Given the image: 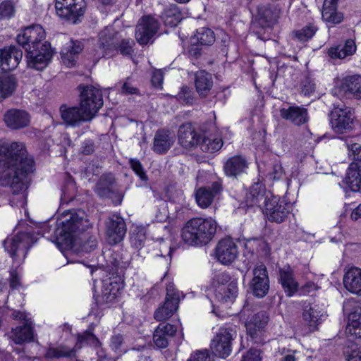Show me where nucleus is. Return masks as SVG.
Masks as SVG:
<instances>
[{
	"instance_id": "a19ab883",
	"label": "nucleus",
	"mask_w": 361,
	"mask_h": 361,
	"mask_svg": "<svg viewBox=\"0 0 361 361\" xmlns=\"http://www.w3.org/2000/svg\"><path fill=\"white\" fill-rule=\"evenodd\" d=\"M345 181L352 191L361 192V167L349 164Z\"/></svg>"
},
{
	"instance_id": "e2e57ef3",
	"label": "nucleus",
	"mask_w": 361,
	"mask_h": 361,
	"mask_svg": "<svg viewBox=\"0 0 361 361\" xmlns=\"http://www.w3.org/2000/svg\"><path fill=\"white\" fill-rule=\"evenodd\" d=\"M156 329L158 330V333L161 332L163 334L169 338L173 337L177 330L174 325L166 323L165 322H161Z\"/></svg>"
},
{
	"instance_id": "052dcab7",
	"label": "nucleus",
	"mask_w": 361,
	"mask_h": 361,
	"mask_svg": "<svg viewBox=\"0 0 361 361\" xmlns=\"http://www.w3.org/2000/svg\"><path fill=\"white\" fill-rule=\"evenodd\" d=\"M285 173L281 164H274L271 171L267 174V178L269 180H280L283 178Z\"/></svg>"
},
{
	"instance_id": "a18cd8bd",
	"label": "nucleus",
	"mask_w": 361,
	"mask_h": 361,
	"mask_svg": "<svg viewBox=\"0 0 361 361\" xmlns=\"http://www.w3.org/2000/svg\"><path fill=\"white\" fill-rule=\"evenodd\" d=\"M322 15L324 21L332 24H338L343 19V14L337 11V6L326 4L325 2L323 4Z\"/></svg>"
},
{
	"instance_id": "6e6552de",
	"label": "nucleus",
	"mask_w": 361,
	"mask_h": 361,
	"mask_svg": "<svg viewBox=\"0 0 361 361\" xmlns=\"http://www.w3.org/2000/svg\"><path fill=\"white\" fill-rule=\"evenodd\" d=\"M56 14L73 24L81 21L86 8L85 0H56Z\"/></svg>"
},
{
	"instance_id": "4468645a",
	"label": "nucleus",
	"mask_w": 361,
	"mask_h": 361,
	"mask_svg": "<svg viewBox=\"0 0 361 361\" xmlns=\"http://www.w3.org/2000/svg\"><path fill=\"white\" fill-rule=\"evenodd\" d=\"M233 340L232 330L221 328L212 340L210 348L216 356L224 358L231 352Z\"/></svg>"
},
{
	"instance_id": "f8f14e48",
	"label": "nucleus",
	"mask_w": 361,
	"mask_h": 361,
	"mask_svg": "<svg viewBox=\"0 0 361 361\" xmlns=\"http://www.w3.org/2000/svg\"><path fill=\"white\" fill-rule=\"evenodd\" d=\"M95 192L101 197L111 199L115 204H121L124 195L117 188L115 178L112 173L101 176L96 184Z\"/></svg>"
},
{
	"instance_id": "7ed1b4c3",
	"label": "nucleus",
	"mask_w": 361,
	"mask_h": 361,
	"mask_svg": "<svg viewBox=\"0 0 361 361\" xmlns=\"http://www.w3.org/2000/svg\"><path fill=\"white\" fill-rule=\"evenodd\" d=\"M134 44L133 39H120L116 32L111 28H105L99 34L98 49L95 50L94 57L99 60L102 57H112L118 53L123 56H130Z\"/></svg>"
},
{
	"instance_id": "9d476101",
	"label": "nucleus",
	"mask_w": 361,
	"mask_h": 361,
	"mask_svg": "<svg viewBox=\"0 0 361 361\" xmlns=\"http://www.w3.org/2000/svg\"><path fill=\"white\" fill-rule=\"evenodd\" d=\"M329 115L330 124L336 133H344L353 129L355 116L350 107L334 105Z\"/></svg>"
},
{
	"instance_id": "412c9836",
	"label": "nucleus",
	"mask_w": 361,
	"mask_h": 361,
	"mask_svg": "<svg viewBox=\"0 0 361 361\" xmlns=\"http://www.w3.org/2000/svg\"><path fill=\"white\" fill-rule=\"evenodd\" d=\"M238 255V247L231 238L221 240L216 247V257L224 264L232 263Z\"/></svg>"
},
{
	"instance_id": "864d4df0",
	"label": "nucleus",
	"mask_w": 361,
	"mask_h": 361,
	"mask_svg": "<svg viewBox=\"0 0 361 361\" xmlns=\"http://www.w3.org/2000/svg\"><path fill=\"white\" fill-rule=\"evenodd\" d=\"M345 316H361V303L351 299L345 301L343 305Z\"/></svg>"
},
{
	"instance_id": "aec40b11",
	"label": "nucleus",
	"mask_w": 361,
	"mask_h": 361,
	"mask_svg": "<svg viewBox=\"0 0 361 361\" xmlns=\"http://www.w3.org/2000/svg\"><path fill=\"white\" fill-rule=\"evenodd\" d=\"M20 320L19 324L12 328L11 339L16 343L22 345L25 343L35 341L34 324L30 319Z\"/></svg>"
},
{
	"instance_id": "603ef678",
	"label": "nucleus",
	"mask_w": 361,
	"mask_h": 361,
	"mask_svg": "<svg viewBox=\"0 0 361 361\" xmlns=\"http://www.w3.org/2000/svg\"><path fill=\"white\" fill-rule=\"evenodd\" d=\"M321 322V319L317 317H302L299 329L301 334L305 335L317 330Z\"/></svg>"
},
{
	"instance_id": "b1692460",
	"label": "nucleus",
	"mask_w": 361,
	"mask_h": 361,
	"mask_svg": "<svg viewBox=\"0 0 361 361\" xmlns=\"http://www.w3.org/2000/svg\"><path fill=\"white\" fill-rule=\"evenodd\" d=\"M273 195L270 192H266L264 186L261 183H254L246 195V202L248 206H257L263 208Z\"/></svg>"
},
{
	"instance_id": "ea45409f",
	"label": "nucleus",
	"mask_w": 361,
	"mask_h": 361,
	"mask_svg": "<svg viewBox=\"0 0 361 361\" xmlns=\"http://www.w3.org/2000/svg\"><path fill=\"white\" fill-rule=\"evenodd\" d=\"M17 80L14 75L5 71L0 73V100L6 99L15 92Z\"/></svg>"
},
{
	"instance_id": "c9c22d12",
	"label": "nucleus",
	"mask_w": 361,
	"mask_h": 361,
	"mask_svg": "<svg viewBox=\"0 0 361 361\" xmlns=\"http://www.w3.org/2000/svg\"><path fill=\"white\" fill-rule=\"evenodd\" d=\"M82 50V45L80 42L71 41L61 51V56L63 63L67 66L75 65L78 54Z\"/></svg>"
},
{
	"instance_id": "c756f323",
	"label": "nucleus",
	"mask_w": 361,
	"mask_h": 361,
	"mask_svg": "<svg viewBox=\"0 0 361 361\" xmlns=\"http://www.w3.org/2000/svg\"><path fill=\"white\" fill-rule=\"evenodd\" d=\"M247 168L248 162L245 157L241 155H235L228 159L224 165L225 174L231 178H237L245 173Z\"/></svg>"
},
{
	"instance_id": "4c0bfd02",
	"label": "nucleus",
	"mask_w": 361,
	"mask_h": 361,
	"mask_svg": "<svg viewBox=\"0 0 361 361\" xmlns=\"http://www.w3.org/2000/svg\"><path fill=\"white\" fill-rule=\"evenodd\" d=\"M356 49L355 42L351 39H348L345 41L344 45H338L329 48L327 54L332 59H343L353 55L356 51Z\"/></svg>"
},
{
	"instance_id": "20e7f679",
	"label": "nucleus",
	"mask_w": 361,
	"mask_h": 361,
	"mask_svg": "<svg viewBox=\"0 0 361 361\" xmlns=\"http://www.w3.org/2000/svg\"><path fill=\"white\" fill-rule=\"evenodd\" d=\"M216 223L212 219L192 218L182 229L183 240L189 245H204L214 238Z\"/></svg>"
},
{
	"instance_id": "393cba45",
	"label": "nucleus",
	"mask_w": 361,
	"mask_h": 361,
	"mask_svg": "<svg viewBox=\"0 0 361 361\" xmlns=\"http://www.w3.org/2000/svg\"><path fill=\"white\" fill-rule=\"evenodd\" d=\"M200 136L201 134L189 123L182 124L178 128V143L185 149H191L198 145Z\"/></svg>"
},
{
	"instance_id": "dca6fc26",
	"label": "nucleus",
	"mask_w": 361,
	"mask_h": 361,
	"mask_svg": "<svg viewBox=\"0 0 361 361\" xmlns=\"http://www.w3.org/2000/svg\"><path fill=\"white\" fill-rule=\"evenodd\" d=\"M159 30L158 21L152 16H143L137 25L135 37L140 44L149 43Z\"/></svg>"
},
{
	"instance_id": "423d86ee",
	"label": "nucleus",
	"mask_w": 361,
	"mask_h": 361,
	"mask_svg": "<svg viewBox=\"0 0 361 361\" xmlns=\"http://www.w3.org/2000/svg\"><path fill=\"white\" fill-rule=\"evenodd\" d=\"M37 240L34 236L32 228H27L25 231L8 237L4 241V247L14 261L21 262L25 258L28 250Z\"/></svg>"
},
{
	"instance_id": "0e129e2a",
	"label": "nucleus",
	"mask_w": 361,
	"mask_h": 361,
	"mask_svg": "<svg viewBox=\"0 0 361 361\" xmlns=\"http://www.w3.org/2000/svg\"><path fill=\"white\" fill-rule=\"evenodd\" d=\"M301 90L302 92L306 96L310 95L312 93H313L315 90V83L314 82L313 80L310 77L306 76L301 81Z\"/></svg>"
},
{
	"instance_id": "338daca9",
	"label": "nucleus",
	"mask_w": 361,
	"mask_h": 361,
	"mask_svg": "<svg viewBox=\"0 0 361 361\" xmlns=\"http://www.w3.org/2000/svg\"><path fill=\"white\" fill-rule=\"evenodd\" d=\"M180 296L184 298L183 293H180L178 290L175 288L174 283L169 282L166 284V298H171L173 300H180Z\"/></svg>"
},
{
	"instance_id": "8fccbe9b",
	"label": "nucleus",
	"mask_w": 361,
	"mask_h": 361,
	"mask_svg": "<svg viewBox=\"0 0 361 361\" xmlns=\"http://www.w3.org/2000/svg\"><path fill=\"white\" fill-rule=\"evenodd\" d=\"M345 144L348 151V157L352 161L350 164L360 166V167H361V145L352 142L351 141H347Z\"/></svg>"
},
{
	"instance_id": "f3484780",
	"label": "nucleus",
	"mask_w": 361,
	"mask_h": 361,
	"mask_svg": "<svg viewBox=\"0 0 361 361\" xmlns=\"http://www.w3.org/2000/svg\"><path fill=\"white\" fill-rule=\"evenodd\" d=\"M126 233L124 219L117 214L111 215L106 222V240L111 245L120 243Z\"/></svg>"
},
{
	"instance_id": "e433bc0d",
	"label": "nucleus",
	"mask_w": 361,
	"mask_h": 361,
	"mask_svg": "<svg viewBox=\"0 0 361 361\" xmlns=\"http://www.w3.org/2000/svg\"><path fill=\"white\" fill-rule=\"evenodd\" d=\"M195 86L201 97H207L213 87L212 75L205 71H197L195 75Z\"/></svg>"
},
{
	"instance_id": "09e8293b",
	"label": "nucleus",
	"mask_w": 361,
	"mask_h": 361,
	"mask_svg": "<svg viewBox=\"0 0 361 361\" xmlns=\"http://www.w3.org/2000/svg\"><path fill=\"white\" fill-rule=\"evenodd\" d=\"M195 38L201 45L209 46L215 41L214 32L207 27H200L197 30Z\"/></svg>"
},
{
	"instance_id": "de8ad7c7",
	"label": "nucleus",
	"mask_w": 361,
	"mask_h": 361,
	"mask_svg": "<svg viewBox=\"0 0 361 361\" xmlns=\"http://www.w3.org/2000/svg\"><path fill=\"white\" fill-rule=\"evenodd\" d=\"M317 30L318 27L317 25L313 23H309L300 30L293 31L292 35L293 38L298 41L307 42L312 38Z\"/></svg>"
},
{
	"instance_id": "5fc2aeb1",
	"label": "nucleus",
	"mask_w": 361,
	"mask_h": 361,
	"mask_svg": "<svg viewBox=\"0 0 361 361\" xmlns=\"http://www.w3.org/2000/svg\"><path fill=\"white\" fill-rule=\"evenodd\" d=\"M345 332L357 338H361V317L352 319L348 317Z\"/></svg>"
},
{
	"instance_id": "4be33fe9",
	"label": "nucleus",
	"mask_w": 361,
	"mask_h": 361,
	"mask_svg": "<svg viewBox=\"0 0 361 361\" xmlns=\"http://www.w3.org/2000/svg\"><path fill=\"white\" fill-rule=\"evenodd\" d=\"M23 57V52L15 46L0 49V63L1 69L9 71L16 68Z\"/></svg>"
},
{
	"instance_id": "cd10ccee",
	"label": "nucleus",
	"mask_w": 361,
	"mask_h": 361,
	"mask_svg": "<svg viewBox=\"0 0 361 361\" xmlns=\"http://www.w3.org/2000/svg\"><path fill=\"white\" fill-rule=\"evenodd\" d=\"M4 121L8 128L17 130L27 126L30 117L24 110L11 109L4 114Z\"/></svg>"
},
{
	"instance_id": "3c124183",
	"label": "nucleus",
	"mask_w": 361,
	"mask_h": 361,
	"mask_svg": "<svg viewBox=\"0 0 361 361\" xmlns=\"http://www.w3.org/2000/svg\"><path fill=\"white\" fill-rule=\"evenodd\" d=\"M17 1L5 0L0 4V20L9 19L14 16Z\"/></svg>"
},
{
	"instance_id": "c85d7f7f",
	"label": "nucleus",
	"mask_w": 361,
	"mask_h": 361,
	"mask_svg": "<svg viewBox=\"0 0 361 361\" xmlns=\"http://www.w3.org/2000/svg\"><path fill=\"white\" fill-rule=\"evenodd\" d=\"M281 116L294 125L301 126L308 121L309 117L307 109L298 106H289L288 108L280 109Z\"/></svg>"
},
{
	"instance_id": "37998d69",
	"label": "nucleus",
	"mask_w": 361,
	"mask_h": 361,
	"mask_svg": "<svg viewBox=\"0 0 361 361\" xmlns=\"http://www.w3.org/2000/svg\"><path fill=\"white\" fill-rule=\"evenodd\" d=\"M161 18L166 25L175 27L180 22L182 16L176 5H170L164 10Z\"/></svg>"
},
{
	"instance_id": "ddd939ff",
	"label": "nucleus",
	"mask_w": 361,
	"mask_h": 361,
	"mask_svg": "<svg viewBox=\"0 0 361 361\" xmlns=\"http://www.w3.org/2000/svg\"><path fill=\"white\" fill-rule=\"evenodd\" d=\"M264 213L270 221L280 224L286 220L290 212L291 205L278 196L271 195L264 207Z\"/></svg>"
},
{
	"instance_id": "0eeeda50",
	"label": "nucleus",
	"mask_w": 361,
	"mask_h": 361,
	"mask_svg": "<svg viewBox=\"0 0 361 361\" xmlns=\"http://www.w3.org/2000/svg\"><path fill=\"white\" fill-rule=\"evenodd\" d=\"M231 276L225 271L215 273L211 283L216 298L223 302H233L238 295V283L235 281H231Z\"/></svg>"
},
{
	"instance_id": "79ce46f5",
	"label": "nucleus",
	"mask_w": 361,
	"mask_h": 361,
	"mask_svg": "<svg viewBox=\"0 0 361 361\" xmlns=\"http://www.w3.org/2000/svg\"><path fill=\"white\" fill-rule=\"evenodd\" d=\"M268 317H248L245 322L247 334L252 338L257 337L266 328Z\"/></svg>"
},
{
	"instance_id": "f704fd0d",
	"label": "nucleus",
	"mask_w": 361,
	"mask_h": 361,
	"mask_svg": "<svg viewBox=\"0 0 361 361\" xmlns=\"http://www.w3.org/2000/svg\"><path fill=\"white\" fill-rule=\"evenodd\" d=\"M343 285L350 292L361 295V269L352 267L343 276Z\"/></svg>"
},
{
	"instance_id": "7c9ffc66",
	"label": "nucleus",
	"mask_w": 361,
	"mask_h": 361,
	"mask_svg": "<svg viewBox=\"0 0 361 361\" xmlns=\"http://www.w3.org/2000/svg\"><path fill=\"white\" fill-rule=\"evenodd\" d=\"M174 142L173 136L168 130H158L154 137L153 151L158 154H165Z\"/></svg>"
},
{
	"instance_id": "2eb2a0df",
	"label": "nucleus",
	"mask_w": 361,
	"mask_h": 361,
	"mask_svg": "<svg viewBox=\"0 0 361 361\" xmlns=\"http://www.w3.org/2000/svg\"><path fill=\"white\" fill-rule=\"evenodd\" d=\"M45 39V31L39 25H35L26 27L22 33L17 36V42L27 51V47L32 48L35 45H41Z\"/></svg>"
},
{
	"instance_id": "49530a36",
	"label": "nucleus",
	"mask_w": 361,
	"mask_h": 361,
	"mask_svg": "<svg viewBox=\"0 0 361 361\" xmlns=\"http://www.w3.org/2000/svg\"><path fill=\"white\" fill-rule=\"evenodd\" d=\"M180 300L165 298V301L154 312V316H173L178 310Z\"/></svg>"
},
{
	"instance_id": "6e6d98bb",
	"label": "nucleus",
	"mask_w": 361,
	"mask_h": 361,
	"mask_svg": "<svg viewBox=\"0 0 361 361\" xmlns=\"http://www.w3.org/2000/svg\"><path fill=\"white\" fill-rule=\"evenodd\" d=\"M187 361H214L212 355L207 349L193 352Z\"/></svg>"
},
{
	"instance_id": "5701e85b",
	"label": "nucleus",
	"mask_w": 361,
	"mask_h": 361,
	"mask_svg": "<svg viewBox=\"0 0 361 361\" xmlns=\"http://www.w3.org/2000/svg\"><path fill=\"white\" fill-rule=\"evenodd\" d=\"M123 288L121 283L111 278L102 281L101 294L97 296V301L100 304L111 303L118 297L120 290Z\"/></svg>"
},
{
	"instance_id": "4d7b16f0",
	"label": "nucleus",
	"mask_w": 361,
	"mask_h": 361,
	"mask_svg": "<svg viewBox=\"0 0 361 361\" xmlns=\"http://www.w3.org/2000/svg\"><path fill=\"white\" fill-rule=\"evenodd\" d=\"M324 313V310L317 304L305 302L303 305V316H314V314L323 316Z\"/></svg>"
},
{
	"instance_id": "bf43d9fd",
	"label": "nucleus",
	"mask_w": 361,
	"mask_h": 361,
	"mask_svg": "<svg viewBox=\"0 0 361 361\" xmlns=\"http://www.w3.org/2000/svg\"><path fill=\"white\" fill-rule=\"evenodd\" d=\"M344 354L347 361H361V350L356 345L348 347Z\"/></svg>"
},
{
	"instance_id": "2f4dec72",
	"label": "nucleus",
	"mask_w": 361,
	"mask_h": 361,
	"mask_svg": "<svg viewBox=\"0 0 361 361\" xmlns=\"http://www.w3.org/2000/svg\"><path fill=\"white\" fill-rule=\"evenodd\" d=\"M279 282L287 296L291 297L298 291L299 284L290 266H285L279 269Z\"/></svg>"
},
{
	"instance_id": "72a5a7b5",
	"label": "nucleus",
	"mask_w": 361,
	"mask_h": 361,
	"mask_svg": "<svg viewBox=\"0 0 361 361\" xmlns=\"http://www.w3.org/2000/svg\"><path fill=\"white\" fill-rule=\"evenodd\" d=\"M221 137L218 134H201L199 147L203 152L213 154L221 149L223 146Z\"/></svg>"
},
{
	"instance_id": "f03ea898",
	"label": "nucleus",
	"mask_w": 361,
	"mask_h": 361,
	"mask_svg": "<svg viewBox=\"0 0 361 361\" xmlns=\"http://www.w3.org/2000/svg\"><path fill=\"white\" fill-rule=\"evenodd\" d=\"M90 226L89 220L82 210H69L63 213L57 227L54 228V235L50 240L61 250L71 247L72 241L83 234Z\"/></svg>"
},
{
	"instance_id": "1a4fd4ad",
	"label": "nucleus",
	"mask_w": 361,
	"mask_h": 361,
	"mask_svg": "<svg viewBox=\"0 0 361 361\" xmlns=\"http://www.w3.org/2000/svg\"><path fill=\"white\" fill-rule=\"evenodd\" d=\"M78 88L81 90L80 106L85 112L86 116L89 115L92 119L103 106L102 94L99 89L92 85H80Z\"/></svg>"
},
{
	"instance_id": "473e14b6",
	"label": "nucleus",
	"mask_w": 361,
	"mask_h": 361,
	"mask_svg": "<svg viewBox=\"0 0 361 361\" xmlns=\"http://www.w3.org/2000/svg\"><path fill=\"white\" fill-rule=\"evenodd\" d=\"M103 256L106 261V268L113 275L121 274L128 266V263L122 260L120 253L114 250H106L104 252Z\"/></svg>"
},
{
	"instance_id": "680f3d73",
	"label": "nucleus",
	"mask_w": 361,
	"mask_h": 361,
	"mask_svg": "<svg viewBox=\"0 0 361 361\" xmlns=\"http://www.w3.org/2000/svg\"><path fill=\"white\" fill-rule=\"evenodd\" d=\"M123 337L121 334H117L111 336L110 346L115 352H125L126 350L123 349Z\"/></svg>"
},
{
	"instance_id": "9b49d317",
	"label": "nucleus",
	"mask_w": 361,
	"mask_h": 361,
	"mask_svg": "<svg viewBox=\"0 0 361 361\" xmlns=\"http://www.w3.org/2000/svg\"><path fill=\"white\" fill-rule=\"evenodd\" d=\"M334 94L342 99H361V75L343 78L335 87Z\"/></svg>"
},
{
	"instance_id": "c03bdc74",
	"label": "nucleus",
	"mask_w": 361,
	"mask_h": 361,
	"mask_svg": "<svg viewBox=\"0 0 361 361\" xmlns=\"http://www.w3.org/2000/svg\"><path fill=\"white\" fill-rule=\"evenodd\" d=\"M257 16L259 21L265 23L267 26H269L270 24L274 23L277 20L279 13L276 8H273L268 5H264L257 8Z\"/></svg>"
},
{
	"instance_id": "58836bf2",
	"label": "nucleus",
	"mask_w": 361,
	"mask_h": 361,
	"mask_svg": "<svg viewBox=\"0 0 361 361\" xmlns=\"http://www.w3.org/2000/svg\"><path fill=\"white\" fill-rule=\"evenodd\" d=\"M53 53L45 52L42 56H38L36 52L30 51V47H27L26 51V59L28 67L42 71L47 66L51 59L52 58Z\"/></svg>"
},
{
	"instance_id": "bb28decb",
	"label": "nucleus",
	"mask_w": 361,
	"mask_h": 361,
	"mask_svg": "<svg viewBox=\"0 0 361 361\" xmlns=\"http://www.w3.org/2000/svg\"><path fill=\"white\" fill-rule=\"evenodd\" d=\"M61 118L63 121L72 126H79L82 122L90 121L91 116H86L85 112L80 107H66L63 106L60 109Z\"/></svg>"
},
{
	"instance_id": "774afa93",
	"label": "nucleus",
	"mask_w": 361,
	"mask_h": 361,
	"mask_svg": "<svg viewBox=\"0 0 361 361\" xmlns=\"http://www.w3.org/2000/svg\"><path fill=\"white\" fill-rule=\"evenodd\" d=\"M130 166L140 178L144 181L147 180V176L143 169L141 163L137 159H130Z\"/></svg>"
},
{
	"instance_id": "6ab92c4d",
	"label": "nucleus",
	"mask_w": 361,
	"mask_h": 361,
	"mask_svg": "<svg viewBox=\"0 0 361 361\" xmlns=\"http://www.w3.org/2000/svg\"><path fill=\"white\" fill-rule=\"evenodd\" d=\"M222 190V182L220 180L212 182L210 185L200 187L195 190L196 202L201 208H207Z\"/></svg>"
},
{
	"instance_id": "a211bd4d",
	"label": "nucleus",
	"mask_w": 361,
	"mask_h": 361,
	"mask_svg": "<svg viewBox=\"0 0 361 361\" xmlns=\"http://www.w3.org/2000/svg\"><path fill=\"white\" fill-rule=\"evenodd\" d=\"M250 288L253 294L258 298L264 297L269 289V279L267 267L264 264L256 266L253 271Z\"/></svg>"
},
{
	"instance_id": "39448f33",
	"label": "nucleus",
	"mask_w": 361,
	"mask_h": 361,
	"mask_svg": "<svg viewBox=\"0 0 361 361\" xmlns=\"http://www.w3.org/2000/svg\"><path fill=\"white\" fill-rule=\"evenodd\" d=\"M76 342L73 348H69L65 345H59L56 348H49L45 353V357L48 359L60 357H75L76 353L84 346L87 345L94 348L101 346V342L99 338L93 334L92 328L84 331L82 333H78L75 335Z\"/></svg>"
},
{
	"instance_id": "13d9d810",
	"label": "nucleus",
	"mask_w": 361,
	"mask_h": 361,
	"mask_svg": "<svg viewBox=\"0 0 361 361\" xmlns=\"http://www.w3.org/2000/svg\"><path fill=\"white\" fill-rule=\"evenodd\" d=\"M169 337L165 336L161 332L158 333V330L155 329L153 335V341L157 348L163 349L169 345Z\"/></svg>"
},
{
	"instance_id": "a878e982",
	"label": "nucleus",
	"mask_w": 361,
	"mask_h": 361,
	"mask_svg": "<svg viewBox=\"0 0 361 361\" xmlns=\"http://www.w3.org/2000/svg\"><path fill=\"white\" fill-rule=\"evenodd\" d=\"M97 246V241L95 237H86V235H83L82 238L80 235L75 240H73L72 245L70 246L71 247H63L60 250L62 252H66V253H64V255L67 256L69 252L77 254L80 252L88 253L94 250Z\"/></svg>"
},
{
	"instance_id": "69168bd1",
	"label": "nucleus",
	"mask_w": 361,
	"mask_h": 361,
	"mask_svg": "<svg viewBox=\"0 0 361 361\" xmlns=\"http://www.w3.org/2000/svg\"><path fill=\"white\" fill-rule=\"evenodd\" d=\"M192 90L188 87H183L178 94L179 99L187 104H192L195 101Z\"/></svg>"
},
{
	"instance_id": "f257e3e1",
	"label": "nucleus",
	"mask_w": 361,
	"mask_h": 361,
	"mask_svg": "<svg viewBox=\"0 0 361 361\" xmlns=\"http://www.w3.org/2000/svg\"><path fill=\"white\" fill-rule=\"evenodd\" d=\"M32 166L23 143L0 141V185H10L13 194L25 190L24 179Z\"/></svg>"
}]
</instances>
